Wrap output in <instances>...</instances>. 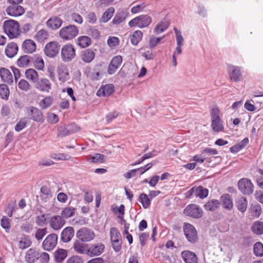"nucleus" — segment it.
<instances>
[{
  "label": "nucleus",
  "mask_w": 263,
  "mask_h": 263,
  "mask_svg": "<svg viewBox=\"0 0 263 263\" xmlns=\"http://www.w3.org/2000/svg\"><path fill=\"white\" fill-rule=\"evenodd\" d=\"M211 116V126L212 129L215 132H220L223 130L224 127L222 122L220 118V110L218 107L213 108L210 111Z\"/></svg>",
  "instance_id": "f03ea898"
},
{
  "label": "nucleus",
  "mask_w": 263,
  "mask_h": 263,
  "mask_svg": "<svg viewBox=\"0 0 263 263\" xmlns=\"http://www.w3.org/2000/svg\"><path fill=\"white\" fill-rule=\"evenodd\" d=\"M77 44L81 48H86L91 44V39L87 36H81L77 39Z\"/></svg>",
  "instance_id": "79ce46f5"
},
{
  "label": "nucleus",
  "mask_w": 263,
  "mask_h": 263,
  "mask_svg": "<svg viewBox=\"0 0 263 263\" xmlns=\"http://www.w3.org/2000/svg\"><path fill=\"white\" fill-rule=\"evenodd\" d=\"M22 48L24 52L31 53L35 50L36 44L31 40H26L23 43Z\"/></svg>",
  "instance_id": "c756f323"
},
{
  "label": "nucleus",
  "mask_w": 263,
  "mask_h": 263,
  "mask_svg": "<svg viewBox=\"0 0 263 263\" xmlns=\"http://www.w3.org/2000/svg\"><path fill=\"white\" fill-rule=\"evenodd\" d=\"M77 236L82 241H89L95 236L93 232L88 228H82L77 232Z\"/></svg>",
  "instance_id": "4468645a"
},
{
  "label": "nucleus",
  "mask_w": 263,
  "mask_h": 263,
  "mask_svg": "<svg viewBox=\"0 0 263 263\" xmlns=\"http://www.w3.org/2000/svg\"><path fill=\"white\" fill-rule=\"evenodd\" d=\"M102 91V96L108 97L111 95L115 91V86L112 84H108L102 85L100 88V92Z\"/></svg>",
  "instance_id": "f704fd0d"
},
{
  "label": "nucleus",
  "mask_w": 263,
  "mask_h": 263,
  "mask_svg": "<svg viewBox=\"0 0 263 263\" xmlns=\"http://www.w3.org/2000/svg\"><path fill=\"white\" fill-rule=\"evenodd\" d=\"M25 258L27 263H33L39 258V254L34 249L31 248L27 251Z\"/></svg>",
  "instance_id": "a878e982"
},
{
  "label": "nucleus",
  "mask_w": 263,
  "mask_h": 263,
  "mask_svg": "<svg viewBox=\"0 0 263 263\" xmlns=\"http://www.w3.org/2000/svg\"><path fill=\"white\" fill-rule=\"evenodd\" d=\"M251 212L254 216L258 217L261 213V208L260 205L258 203L252 204L251 208Z\"/></svg>",
  "instance_id": "bf43d9fd"
},
{
  "label": "nucleus",
  "mask_w": 263,
  "mask_h": 263,
  "mask_svg": "<svg viewBox=\"0 0 263 263\" xmlns=\"http://www.w3.org/2000/svg\"><path fill=\"white\" fill-rule=\"evenodd\" d=\"M75 211V208L72 206L65 208L61 212L62 217L65 218L71 217L74 215Z\"/></svg>",
  "instance_id": "3c124183"
},
{
  "label": "nucleus",
  "mask_w": 263,
  "mask_h": 263,
  "mask_svg": "<svg viewBox=\"0 0 263 263\" xmlns=\"http://www.w3.org/2000/svg\"><path fill=\"white\" fill-rule=\"evenodd\" d=\"M58 137H63L71 134L68 126H65V125L59 126L58 129Z\"/></svg>",
  "instance_id": "4d7b16f0"
},
{
  "label": "nucleus",
  "mask_w": 263,
  "mask_h": 263,
  "mask_svg": "<svg viewBox=\"0 0 263 263\" xmlns=\"http://www.w3.org/2000/svg\"><path fill=\"white\" fill-rule=\"evenodd\" d=\"M183 214L186 216L194 219H199L202 216L203 211L199 205L195 204H190L187 205L183 210Z\"/></svg>",
  "instance_id": "423d86ee"
},
{
  "label": "nucleus",
  "mask_w": 263,
  "mask_h": 263,
  "mask_svg": "<svg viewBox=\"0 0 263 263\" xmlns=\"http://www.w3.org/2000/svg\"><path fill=\"white\" fill-rule=\"evenodd\" d=\"M90 257H93L99 255V246L98 245L91 246L87 248L86 253Z\"/></svg>",
  "instance_id": "13d9d810"
},
{
  "label": "nucleus",
  "mask_w": 263,
  "mask_h": 263,
  "mask_svg": "<svg viewBox=\"0 0 263 263\" xmlns=\"http://www.w3.org/2000/svg\"><path fill=\"white\" fill-rule=\"evenodd\" d=\"M220 200L222 202L223 209L230 211L233 208V202L232 197L228 194H224L220 197Z\"/></svg>",
  "instance_id": "412c9836"
},
{
  "label": "nucleus",
  "mask_w": 263,
  "mask_h": 263,
  "mask_svg": "<svg viewBox=\"0 0 263 263\" xmlns=\"http://www.w3.org/2000/svg\"><path fill=\"white\" fill-rule=\"evenodd\" d=\"M18 87L21 90L25 92L28 91L30 89V85L29 82L25 79H21L17 84Z\"/></svg>",
  "instance_id": "6e6d98bb"
},
{
  "label": "nucleus",
  "mask_w": 263,
  "mask_h": 263,
  "mask_svg": "<svg viewBox=\"0 0 263 263\" xmlns=\"http://www.w3.org/2000/svg\"><path fill=\"white\" fill-rule=\"evenodd\" d=\"M248 204V200L244 196H240L235 200V206L241 213H244L247 211Z\"/></svg>",
  "instance_id": "6ab92c4d"
},
{
  "label": "nucleus",
  "mask_w": 263,
  "mask_h": 263,
  "mask_svg": "<svg viewBox=\"0 0 263 263\" xmlns=\"http://www.w3.org/2000/svg\"><path fill=\"white\" fill-rule=\"evenodd\" d=\"M47 120L50 124H55L59 121V117L56 114L49 112L47 115Z\"/></svg>",
  "instance_id": "774afa93"
},
{
  "label": "nucleus",
  "mask_w": 263,
  "mask_h": 263,
  "mask_svg": "<svg viewBox=\"0 0 263 263\" xmlns=\"http://www.w3.org/2000/svg\"><path fill=\"white\" fill-rule=\"evenodd\" d=\"M123 58L120 55H118L114 57L111 60L110 63L112 65H114L118 68L120 67L122 63Z\"/></svg>",
  "instance_id": "69168bd1"
},
{
  "label": "nucleus",
  "mask_w": 263,
  "mask_h": 263,
  "mask_svg": "<svg viewBox=\"0 0 263 263\" xmlns=\"http://www.w3.org/2000/svg\"><path fill=\"white\" fill-rule=\"evenodd\" d=\"M87 77L91 80H98L99 78V66L96 65L90 69L87 73Z\"/></svg>",
  "instance_id": "8fccbe9b"
},
{
  "label": "nucleus",
  "mask_w": 263,
  "mask_h": 263,
  "mask_svg": "<svg viewBox=\"0 0 263 263\" xmlns=\"http://www.w3.org/2000/svg\"><path fill=\"white\" fill-rule=\"evenodd\" d=\"M129 14L127 10L122 9L116 13L112 21V23L116 25H119L126 19Z\"/></svg>",
  "instance_id": "a211bd4d"
},
{
  "label": "nucleus",
  "mask_w": 263,
  "mask_h": 263,
  "mask_svg": "<svg viewBox=\"0 0 263 263\" xmlns=\"http://www.w3.org/2000/svg\"><path fill=\"white\" fill-rule=\"evenodd\" d=\"M59 80L64 83L69 79L68 69L66 66L62 65L58 68Z\"/></svg>",
  "instance_id": "cd10ccee"
},
{
  "label": "nucleus",
  "mask_w": 263,
  "mask_h": 263,
  "mask_svg": "<svg viewBox=\"0 0 263 263\" xmlns=\"http://www.w3.org/2000/svg\"><path fill=\"white\" fill-rule=\"evenodd\" d=\"M181 256L185 263H198V259L197 255L191 251H183Z\"/></svg>",
  "instance_id": "f3484780"
},
{
  "label": "nucleus",
  "mask_w": 263,
  "mask_h": 263,
  "mask_svg": "<svg viewBox=\"0 0 263 263\" xmlns=\"http://www.w3.org/2000/svg\"><path fill=\"white\" fill-rule=\"evenodd\" d=\"M4 32L10 39H13L19 35V24L17 22L10 20L4 22L3 25Z\"/></svg>",
  "instance_id": "7ed1b4c3"
},
{
  "label": "nucleus",
  "mask_w": 263,
  "mask_h": 263,
  "mask_svg": "<svg viewBox=\"0 0 263 263\" xmlns=\"http://www.w3.org/2000/svg\"><path fill=\"white\" fill-rule=\"evenodd\" d=\"M58 236L55 233L48 235L43 241L42 246L44 250L50 251L57 246Z\"/></svg>",
  "instance_id": "6e6552de"
},
{
  "label": "nucleus",
  "mask_w": 263,
  "mask_h": 263,
  "mask_svg": "<svg viewBox=\"0 0 263 263\" xmlns=\"http://www.w3.org/2000/svg\"><path fill=\"white\" fill-rule=\"evenodd\" d=\"M174 31L176 35L177 42L176 52L178 54H180L182 53V46L183 45L184 39L181 31L179 30L176 27L174 28Z\"/></svg>",
  "instance_id": "5701e85b"
},
{
  "label": "nucleus",
  "mask_w": 263,
  "mask_h": 263,
  "mask_svg": "<svg viewBox=\"0 0 263 263\" xmlns=\"http://www.w3.org/2000/svg\"><path fill=\"white\" fill-rule=\"evenodd\" d=\"M49 36V32L45 29L39 30L35 35V38L39 42H43L47 40Z\"/></svg>",
  "instance_id": "09e8293b"
},
{
  "label": "nucleus",
  "mask_w": 263,
  "mask_h": 263,
  "mask_svg": "<svg viewBox=\"0 0 263 263\" xmlns=\"http://www.w3.org/2000/svg\"><path fill=\"white\" fill-rule=\"evenodd\" d=\"M25 77L30 81L35 83L39 79V74L35 70L29 68L25 71Z\"/></svg>",
  "instance_id": "4c0bfd02"
},
{
  "label": "nucleus",
  "mask_w": 263,
  "mask_h": 263,
  "mask_svg": "<svg viewBox=\"0 0 263 263\" xmlns=\"http://www.w3.org/2000/svg\"><path fill=\"white\" fill-rule=\"evenodd\" d=\"M252 232L256 235L263 234V222L257 221L254 223L252 228Z\"/></svg>",
  "instance_id": "c03bdc74"
},
{
  "label": "nucleus",
  "mask_w": 263,
  "mask_h": 263,
  "mask_svg": "<svg viewBox=\"0 0 263 263\" xmlns=\"http://www.w3.org/2000/svg\"><path fill=\"white\" fill-rule=\"evenodd\" d=\"M152 23V17L148 14H141L135 17L128 22L130 27H138L140 29L148 27Z\"/></svg>",
  "instance_id": "f257e3e1"
},
{
  "label": "nucleus",
  "mask_w": 263,
  "mask_h": 263,
  "mask_svg": "<svg viewBox=\"0 0 263 263\" xmlns=\"http://www.w3.org/2000/svg\"><path fill=\"white\" fill-rule=\"evenodd\" d=\"M170 22L166 18L160 21L154 29V32L156 34H159L164 32L169 27Z\"/></svg>",
  "instance_id": "393cba45"
},
{
  "label": "nucleus",
  "mask_w": 263,
  "mask_h": 263,
  "mask_svg": "<svg viewBox=\"0 0 263 263\" xmlns=\"http://www.w3.org/2000/svg\"><path fill=\"white\" fill-rule=\"evenodd\" d=\"M17 50L18 47L16 44L11 42L7 45L5 49V53L8 58H11L17 53Z\"/></svg>",
  "instance_id": "473e14b6"
},
{
  "label": "nucleus",
  "mask_w": 263,
  "mask_h": 263,
  "mask_svg": "<svg viewBox=\"0 0 263 263\" xmlns=\"http://www.w3.org/2000/svg\"><path fill=\"white\" fill-rule=\"evenodd\" d=\"M65 223V221L59 215L53 216L50 220V226L55 231L61 229Z\"/></svg>",
  "instance_id": "dca6fc26"
},
{
  "label": "nucleus",
  "mask_w": 263,
  "mask_h": 263,
  "mask_svg": "<svg viewBox=\"0 0 263 263\" xmlns=\"http://www.w3.org/2000/svg\"><path fill=\"white\" fill-rule=\"evenodd\" d=\"M40 192L42 194L41 197L45 202L47 201V199H50L52 197V194L50 189L46 186L41 187Z\"/></svg>",
  "instance_id": "49530a36"
},
{
  "label": "nucleus",
  "mask_w": 263,
  "mask_h": 263,
  "mask_svg": "<svg viewBox=\"0 0 263 263\" xmlns=\"http://www.w3.org/2000/svg\"><path fill=\"white\" fill-rule=\"evenodd\" d=\"M34 87L41 91L49 92L51 89V84L48 79L41 78L38 79L35 82Z\"/></svg>",
  "instance_id": "ddd939ff"
},
{
  "label": "nucleus",
  "mask_w": 263,
  "mask_h": 263,
  "mask_svg": "<svg viewBox=\"0 0 263 263\" xmlns=\"http://www.w3.org/2000/svg\"><path fill=\"white\" fill-rule=\"evenodd\" d=\"M79 30L78 27L74 25H69L63 27L59 32V36L65 41L73 39L79 34Z\"/></svg>",
  "instance_id": "20e7f679"
},
{
  "label": "nucleus",
  "mask_w": 263,
  "mask_h": 263,
  "mask_svg": "<svg viewBox=\"0 0 263 263\" xmlns=\"http://www.w3.org/2000/svg\"><path fill=\"white\" fill-rule=\"evenodd\" d=\"M119 115V112L117 111H114L109 112L106 115L105 119L106 123L108 124L111 122L114 119L117 118Z\"/></svg>",
  "instance_id": "e2e57ef3"
},
{
  "label": "nucleus",
  "mask_w": 263,
  "mask_h": 263,
  "mask_svg": "<svg viewBox=\"0 0 263 263\" xmlns=\"http://www.w3.org/2000/svg\"><path fill=\"white\" fill-rule=\"evenodd\" d=\"M76 55V50L71 44L64 45L61 50L62 59L64 62L71 61Z\"/></svg>",
  "instance_id": "1a4fd4ad"
},
{
  "label": "nucleus",
  "mask_w": 263,
  "mask_h": 263,
  "mask_svg": "<svg viewBox=\"0 0 263 263\" xmlns=\"http://www.w3.org/2000/svg\"><path fill=\"white\" fill-rule=\"evenodd\" d=\"M138 201L142 204L144 209H147L151 204V201L148 196L145 193H141L139 197Z\"/></svg>",
  "instance_id": "de8ad7c7"
},
{
  "label": "nucleus",
  "mask_w": 263,
  "mask_h": 263,
  "mask_svg": "<svg viewBox=\"0 0 263 263\" xmlns=\"http://www.w3.org/2000/svg\"><path fill=\"white\" fill-rule=\"evenodd\" d=\"M74 236V230L71 227L65 228L61 234V239L64 242H68Z\"/></svg>",
  "instance_id": "4be33fe9"
},
{
  "label": "nucleus",
  "mask_w": 263,
  "mask_h": 263,
  "mask_svg": "<svg viewBox=\"0 0 263 263\" xmlns=\"http://www.w3.org/2000/svg\"><path fill=\"white\" fill-rule=\"evenodd\" d=\"M184 234L187 241L191 243H195L198 240V233L195 227L187 222L183 226Z\"/></svg>",
  "instance_id": "39448f33"
},
{
  "label": "nucleus",
  "mask_w": 263,
  "mask_h": 263,
  "mask_svg": "<svg viewBox=\"0 0 263 263\" xmlns=\"http://www.w3.org/2000/svg\"><path fill=\"white\" fill-rule=\"evenodd\" d=\"M249 140L248 138H244L238 143L230 148V151L232 153L236 154L239 152L240 151L244 148L249 143Z\"/></svg>",
  "instance_id": "2f4dec72"
},
{
  "label": "nucleus",
  "mask_w": 263,
  "mask_h": 263,
  "mask_svg": "<svg viewBox=\"0 0 263 263\" xmlns=\"http://www.w3.org/2000/svg\"><path fill=\"white\" fill-rule=\"evenodd\" d=\"M47 233V228H39L35 234V238L37 241L41 240Z\"/></svg>",
  "instance_id": "052dcab7"
},
{
  "label": "nucleus",
  "mask_w": 263,
  "mask_h": 263,
  "mask_svg": "<svg viewBox=\"0 0 263 263\" xmlns=\"http://www.w3.org/2000/svg\"><path fill=\"white\" fill-rule=\"evenodd\" d=\"M209 191L202 186L195 187V196L200 199H204L208 196Z\"/></svg>",
  "instance_id": "37998d69"
},
{
  "label": "nucleus",
  "mask_w": 263,
  "mask_h": 263,
  "mask_svg": "<svg viewBox=\"0 0 263 263\" xmlns=\"http://www.w3.org/2000/svg\"><path fill=\"white\" fill-rule=\"evenodd\" d=\"M10 94L9 89L6 84L0 85V97L2 99L8 100Z\"/></svg>",
  "instance_id": "864d4df0"
},
{
  "label": "nucleus",
  "mask_w": 263,
  "mask_h": 263,
  "mask_svg": "<svg viewBox=\"0 0 263 263\" xmlns=\"http://www.w3.org/2000/svg\"><path fill=\"white\" fill-rule=\"evenodd\" d=\"M60 50V46L56 42H51L47 43L44 48L45 54L50 58L56 56Z\"/></svg>",
  "instance_id": "f8f14e48"
},
{
  "label": "nucleus",
  "mask_w": 263,
  "mask_h": 263,
  "mask_svg": "<svg viewBox=\"0 0 263 263\" xmlns=\"http://www.w3.org/2000/svg\"><path fill=\"white\" fill-rule=\"evenodd\" d=\"M6 12L10 16L17 17L22 15L25 10L24 8L20 5H10L7 8Z\"/></svg>",
  "instance_id": "2eb2a0df"
},
{
  "label": "nucleus",
  "mask_w": 263,
  "mask_h": 263,
  "mask_svg": "<svg viewBox=\"0 0 263 263\" xmlns=\"http://www.w3.org/2000/svg\"><path fill=\"white\" fill-rule=\"evenodd\" d=\"M31 63L38 70H42L44 68V62L42 58L39 55L31 57Z\"/></svg>",
  "instance_id": "58836bf2"
},
{
  "label": "nucleus",
  "mask_w": 263,
  "mask_h": 263,
  "mask_svg": "<svg viewBox=\"0 0 263 263\" xmlns=\"http://www.w3.org/2000/svg\"><path fill=\"white\" fill-rule=\"evenodd\" d=\"M53 100V99L52 97H46L40 102L39 106L42 109H45L51 106Z\"/></svg>",
  "instance_id": "a18cd8bd"
},
{
  "label": "nucleus",
  "mask_w": 263,
  "mask_h": 263,
  "mask_svg": "<svg viewBox=\"0 0 263 263\" xmlns=\"http://www.w3.org/2000/svg\"><path fill=\"white\" fill-rule=\"evenodd\" d=\"M31 57L28 55L21 56L17 61V65L20 67H25L31 63Z\"/></svg>",
  "instance_id": "ea45409f"
},
{
  "label": "nucleus",
  "mask_w": 263,
  "mask_h": 263,
  "mask_svg": "<svg viewBox=\"0 0 263 263\" xmlns=\"http://www.w3.org/2000/svg\"><path fill=\"white\" fill-rule=\"evenodd\" d=\"M239 191L245 195H250L254 191V186L251 181L248 178H241L238 182Z\"/></svg>",
  "instance_id": "0eeeda50"
},
{
  "label": "nucleus",
  "mask_w": 263,
  "mask_h": 263,
  "mask_svg": "<svg viewBox=\"0 0 263 263\" xmlns=\"http://www.w3.org/2000/svg\"><path fill=\"white\" fill-rule=\"evenodd\" d=\"M63 20L58 16H53L50 18L46 22V25L48 28L52 30L59 29L63 24Z\"/></svg>",
  "instance_id": "b1692460"
},
{
  "label": "nucleus",
  "mask_w": 263,
  "mask_h": 263,
  "mask_svg": "<svg viewBox=\"0 0 263 263\" xmlns=\"http://www.w3.org/2000/svg\"><path fill=\"white\" fill-rule=\"evenodd\" d=\"M146 7L144 3L137 5L131 8L130 11L133 14H136L143 11L144 9Z\"/></svg>",
  "instance_id": "0e129e2a"
},
{
  "label": "nucleus",
  "mask_w": 263,
  "mask_h": 263,
  "mask_svg": "<svg viewBox=\"0 0 263 263\" xmlns=\"http://www.w3.org/2000/svg\"><path fill=\"white\" fill-rule=\"evenodd\" d=\"M110 241L122 239L120 232L116 227H112L110 229Z\"/></svg>",
  "instance_id": "5fc2aeb1"
},
{
  "label": "nucleus",
  "mask_w": 263,
  "mask_h": 263,
  "mask_svg": "<svg viewBox=\"0 0 263 263\" xmlns=\"http://www.w3.org/2000/svg\"><path fill=\"white\" fill-rule=\"evenodd\" d=\"M241 67L229 65L228 66L229 76L231 81L237 82L242 79Z\"/></svg>",
  "instance_id": "9d476101"
},
{
  "label": "nucleus",
  "mask_w": 263,
  "mask_h": 263,
  "mask_svg": "<svg viewBox=\"0 0 263 263\" xmlns=\"http://www.w3.org/2000/svg\"><path fill=\"white\" fill-rule=\"evenodd\" d=\"M115 11V10L114 7H110L108 8L103 14L101 18V22L103 23H107L109 21L113 16Z\"/></svg>",
  "instance_id": "a19ab883"
},
{
  "label": "nucleus",
  "mask_w": 263,
  "mask_h": 263,
  "mask_svg": "<svg viewBox=\"0 0 263 263\" xmlns=\"http://www.w3.org/2000/svg\"><path fill=\"white\" fill-rule=\"evenodd\" d=\"M2 227L4 229L6 232L9 231L10 228V220L6 216H4L1 220Z\"/></svg>",
  "instance_id": "680f3d73"
},
{
  "label": "nucleus",
  "mask_w": 263,
  "mask_h": 263,
  "mask_svg": "<svg viewBox=\"0 0 263 263\" xmlns=\"http://www.w3.org/2000/svg\"><path fill=\"white\" fill-rule=\"evenodd\" d=\"M0 77L3 82L9 85L13 84V76L9 69L4 67L1 68Z\"/></svg>",
  "instance_id": "aec40b11"
},
{
  "label": "nucleus",
  "mask_w": 263,
  "mask_h": 263,
  "mask_svg": "<svg viewBox=\"0 0 263 263\" xmlns=\"http://www.w3.org/2000/svg\"><path fill=\"white\" fill-rule=\"evenodd\" d=\"M32 241L29 236L24 235L18 241V248L21 249H26L31 246Z\"/></svg>",
  "instance_id": "e433bc0d"
},
{
  "label": "nucleus",
  "mask_w": 263,
  "mask_h": 263,
  "mask_svg": "<svg viewBox=\"0 0 263 263\" xmlns=\"http://www.w3.org/2000/svg\"><path fill=\"white\" fill-rule=\"evenodd\" d=\"M66 263H84V260L81 256L73 255L68 258Z\"/></svg>",
  "instance_id": "338daca9"
},
{
  "label": "nucleus",
  "mask_w": 263,
  "mask_h": 263,
  "mask_svg": "<svg viewBox=\"0 0 263 263\" xmlns=\"http://www.w3.org/2000/svg\"><path fill=\"white\" fill-rule=\"evenodd\" d=\"M67 256V251L63 249H58L54 253V260L57 262H61Z\"/></svg>",
  "instance_id": "c9c22d12"
},
{
  "label": "nucleus",
  "mask_w": 263,
  "mask_h": 263,
  "mask_svg": "<svg viewBox=\"0 0 263 263\" xmlns=\"http://www.w3.org/2000/svg\"><path fill=\"white\" fill-rule=\"evenodd\" d=\"M27 114L30 120H32L36 122L43 121V114L39 108L30 106L27 109Z\"/></svg>",
  "instance_id": "9b49d317"
},
{
  "label": "nucleus",
  "mask_w": 263,
  "mask_h": 263,
  "mask_svg": "<svg viewBox=\"0 0 263 263\" xmlns=\"http://www.w3.org/2000/svg\"><path fill=\"white\" fill-rule=\"evenodd\" d=\"M253 253L256 256H263V244L260 242H257L254 245Z\"/></svg>",
  "instance_id": "603ef678"
},
{
  "label": "nucleus",
  "mask_w": 263,
  "mask_h": 263,
  "mask_svg": "<svg viewBox=\"0 0 263 263\" xmlns=\"http://www.w3.org/2000/svg\"><path fill=\"white\" fill-rule=\"evenodd\" d=\"M143 35V32L141 30H138L134 31L129 37L132 44L134 46L137 45L142 40Z\"/></svg>",
  "instance_id": "72a5a7b5"
},
{
  "label": "nucleus",
  "mask_w": 263,
  "mask_h": 263,
  "mask_svg": "<svg viewBox=\"0 0 263 263\" xmlns=\"http://www.w3.org/2000/svg\"><path fill=\"white\" fill-rule=\"evenodd\" d=\"M95 57V53L93 50L87 49L82 51L81 53V58L85 63H90Z\"/></svg>",
  "instance_id": "bb28decb"
},
{
  "label": "nucleus",
  "mask_w": 263,
  "mask_h": 263,
  "mask_svg": "<svg viewBox=\"0 0 263 263\" xmlns=\"http://www.w3.org/2000/svg\"><path fill=\"white\" fill-rule=\"evenodd\" d=\"M84 241H82L80 239L75 241L73 245V248L74 251L79 254H86L88 248V245L84 243Z\"/></svg>",
  "instance_id": "7c9ffc66"
},
{
  "label": "nucleus",
  "mask_w": 263,
  "mask_h": 263,
  "mask_svg": "<svg viewBox=\"0 0 263 263\" xmlns=\"http://www.w3.org/2000/svg\"><path fill=\"white\" fill-rule=\"evenodd\" d=\"M220 205V202L217 199H210L208 200L204 205L205 210L207 211L214 212L218 209Z\"/></svg>",
  "instance_id": "c85d7f7f"
}]
</instances>
